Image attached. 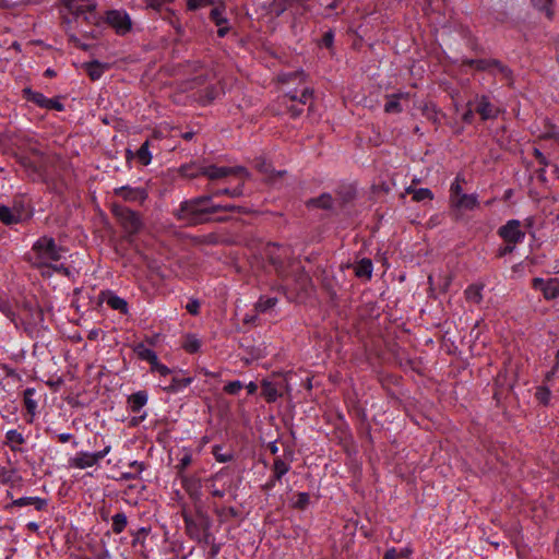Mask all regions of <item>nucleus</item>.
<instances>
[{
  "label": "nucleus",
  "mask_w": 559,
  "mask_h": 559,
  "mask_svg": "<svg viewBox=\"0 0 559 559\" xmlns=\"http://www.w3.org/2000/svg\"><path fill=\"white\" fill-rule=\"evenodd\" d=\"M407 192L413 193V199L417 202L433 199V193L428 188H419V189L408 188Z\"/></svg>",
  "instance_id": "473e14b6"
},
{
  "label": "nucleus",
  "mask_w": 559,
  "mask_h": 559,
  "mask_svg": "<svg viewBox=\"0 0 559 559\" xmlns=\"http://www.w3.org/2000/svg\"><path fill=\"white\" fill-rule=\"evenodd\" d=\"M182 346L189 353H197L201 347V342L194 335H188L185 338Z\"/></svg>",
  "instance_id": "72a5a7b5"
},
{
  "label": "nucleus",
  "mask_w": 559,
  "mask_h": 559,
  "mask_svg": "<svg viewBox=\"0 0 559 559\" xmlns=\"http://www.w3.org/2000/svg\"><path fill=\"white\" fill-rule=\"evenodd\" d=\"M499 236L507 242L516 245L525 238V231L521 228V222L518 219L508 221L498 230Z\"/></svg>",
  "instance_id": "423d86ee"
},
{
  "label": "nucleus",
  "mask_w": 559,
  "mask_h": 559,
  "mask_svg": "<svg viewBox=\"0 0 559 559\" xmlns=\"http://www.w3.org/2000/svg\"><path fill=\"white\" fill-rule=\"evenodd\" d=\"M63 257L62 248L58 247L51 237L43 236L37 239L29 252V261L37 267H52L55 271H66L56 263Z\"/></svg>",
  "instance_id": "f03ea898"
},
{
  "label": "nucleus",
  "mask_w": 559,
  "mask_h": 559,
  "mask_svg": "<svg viewBox=\"0 0 559 559\" xmlns=\"http://www.w3.org/2000/svg\"><path fill=\"white\" fill-rule=\"evenodd\" d=\"M481 290H483V287L479 285L468 286L465 290L466 299L474 304H479L483 299Z\"/></svg>",
  "instance_id": "cd10ccee"
},
{
  "label": "nucleus",
  "mask_w": 559,
  "mask_h": 559,
  "mask_svg": "<svg viewBox=\"0 0 559 559\" xmlns=\"http://www.w3.org/2000/svg\"><path fill=\"white\" fill-rule=\"evenodd\" d=\"M105 66L98 61H92L85 64V70L92 80H98L105 72Z\"/></svg>",
  "instance_id": "393cba45"
},
{
  "label": "nucleus",
  "mask_w": 559,
  "mask_h": 559,
  "mask_svg": "<svg viewBox=\"0 0 559 559\" xmlns=\"http://www.w3.org/2000/svg\"><path fill=\"white\" fill-rule=\"evenodd\" d=\"M472 117H473V111H472V109H468V110L463 115V119H464V121H465V122H471Z\"/></svg>",
  "instance_id": "e2e57ef3"
},
{
  "label": "nucleus",
  "mask_w": 559,
  "mask_h": 559,
  "mask_svg": "<svg viewBox=\"0 0 559 559\" xmlns=\"http://www.w3.org/2000/svg\"><path fill=\"white\" fill-rule=\"evenodd\" d=\"M243 388V384L239 380L230 381L224 386V392L230 395H236Z\"/></svg>",
  "instance_id": "4c0bfd02"
},
{
  "label": "nucleus",
  "mask_w": 559,
  "mask_h": 559,
  "mask_svg": "<svg viewBox=\"0 0 559 559\" xmlns=\"http://www.w3.org/2000/svg\"><path fill=\"white\" fill-rule=\"evenodd\" d=\"M559 369V350L557 352V355H556V364H555V367H554V370H552V374L555 372H557V370Z\"/></svg>",
  "instance_id": "0e129e2a"
},
{
  "label": "nucleus",
  "mask_w": 559,
  "mask_h": 559,
  "mask_svg": "<svg viewBox=\"0 0 559 559\" xmlns=\"http://www.w3.org/2000/svg\"><path fill=\"white\" fill-rule=\"evenodd\" d=\"M136 158L142 165H148L152 162V153L148 148V141H145L136 152Z\"/></svg>",
  "instance_id": "2f4dec72"
},
{
  "label": "nucleus",
  "mask_w": 559,
  "mask_h": 559,
  "mask_svg": "<svg viewBox=\"0 0 559 559\" xmlns=\"http://www.w3.org/2000/svg\"><path fill=\"white\" fill-rule=\"evenodd\" d=\"M98 335V331L97 330H92L90 333H88V338L91 340H95Z\"/></svg>",
  "instance_id": "69168bd1"
},
{
  "label": "nucleus",
  "mask_w": 559,
  "mask_h": 559,
  "mask_svg": "<svg viewBox=\"0 0 559 559\" xmlns=\"http://www.w3.org/2000/svg\"><path fill=\"white\" fill-rule=\"evenodd\" d=\"M373 265L369 259H362L355 265V274L360 278L370 280Z\"/></svg>",
  "instance_id": "412c9836"
},
{
  "label": "nucleus",
  "mask_w": 559,
  "mask_h": 559,
  "mask_svg": "<svg viewBox=\"0 0 559 559\" xmlns=\"http://www.w3.org/2000/svg\"><path fill=\"white\" fill-rule=\"evenodd\" d=\"M476 111L484 120L491 119L498 114V109L490 104L486 96L477 98Z\"/></svg>",
  "instance_id": "dca6fc26"
},
{
  "label": "nucleus",
  "mask_w": 559,
  "mask_h": 559,
  "mask_svg": "<svg viewBox=\"0 0 559 559\" xmlns=\"http://www.w3.org/2000/svg\"><path fill=\"white\" fill-rule=\"evenodd\" d=\"M111 520L112 532L116 534L122 533L128 524L127 515L124 513H116Z\"/></svg>",
  "instance_id": "c85d7f7f"
},
{
  "label": "nucleus",
  "mask_w": 559,
  "mask_h": 559,
  "mask_svg": "<svg viewBox=\"0 0 559 559\" xmlns=\"http://www.w3.org/2000/svg\"><path fill=\"white\" fill-rule=\"evenodd\" d=\"M116 195L122 198L126 201H139L142 202L146 199V192L143 189L120 187L115 189Z\"/></svg>",
  "instance_id": "9b49d317"
},
{
  "label": "nucleus",
  "mask_w": 559,
  "mask_h": 559,
  "mask_svg": "<svg viewBox=\"0 0 559 559\" xmlns=\"http://www.w3.org/2000/svg\"><path fill=\"white\" fill-rule=\"evenodd\" d=\"M290 466L285 461L277 459L274 461V476L276 479H281L288 471Z\"/></svg>",
  "instance_id": "f704fd0d"
},
{
  "label": "nucleus",
  "mask_w": 559,
  "mask_h": 559,
  "mask_svg": "<svg viewBox=\"0 0 559 559\" xmlns=\"http://www.w3.org/2000/svg\"><path fill=\"white\" fill-rule=\"evenodd\" d=\"M24 215L15 207L11 209L5 205L0 206V221L5 225L17 224L23 219Z\"/></svg>",
  "instance_id": "f8f14e48"
},
{
  "label": "nucleus",
  "mask_w": 559,
  "mask_h": 559,
  "mask_svg": "<svg viewBox=\"0 0 559 559\" xmlns=\"http://www.w3.org/2000/svg\"><path fill=\"white\" fill-rule=\"evenodd\" d=\"M227 31H228V28H227V27H222V26H221V27L218 28V35H219V37H224V36L226 35Z\"/></svg>",
  "instance_id": "338daca9"
},
{
  "label": "nucleus",
  "mask_w": 559,
  "mask_h": 559,
  "mask_svg": "<svg viewBox=\"0 0 559 559\" xmlns=\"http://www.w3.org/2000/svg\"><path fill=\"white\" fill-rule=\"evenodd\" d=\"M134 353L140 359L150 362L151 367L158 360L156 353L146 347L143 343L135 345Z\"/></svg>",
  "instance_id": "6ab92c4d"
},
{
  "label": "nucleus",
  "mask_w": 559,
  "mask_h": 559,
  "mask_svg": "<svg viewBox=\"0 0 559 559\" xmlns=\"http://www.w3.org/2000/svg\"><path fill=\"white\" fill-rule=\"evenodd\" d=\"M309 96H310V95H309L308 93H306V92H305V93H302V96H301L300 102H301L302 104H306V102H307V99L309 98Z\"/></svg>",
  "instance_id": "774afa93"
},
{
  "label": "nucleus",
  "mask_w": 559,
  "mask_h": 559,
  "mask_svg": "<svg viewBox=\"0 0 559 559\" xmlns=\"http://www.w3.org/2000/svg\"><path fill=\"white\" fill-rule=\"evenodd\" d=\"M533 285L536 289H540L547 299H554L559 296V277L548 280L534 278Z\"/></svg>",
  "instance_id": "1a4fd4ad"
},
{
  "label": "nucleus",
  "mask_w": 559,
  "mask_h": 559,
  "mask_svg": "<svg viewBox=\"0 0 559 559\" xmlns=\"http://www.w3.org/2000/svg\"><path fill=\"white\" fill-rule=\"evenodd\" d=\"M186 308L191 314H198L200 310V302L197 299H191L187 304Z\"/></svg>",
  "instance_id": "09e8293b"
},
{
  "label": "nucleus",
  "mask_w": 559,
  "mask_h": 559,
  "mask_svg": "<svg viewBox=\"0 0 559 559\" xmlns=\"http://www.w3.org/2000/svg\"><path fill=\"white\" fill-rule=\"evenodd\" d=\"M150 532V528L147 527H140L136 533H134V535L136 536V538H139L140 535H147Z\"/></svg>",
  "instance_id": "680f3d73"
},
{
  "label": "nucleus",
  "mask_w": 559,
  "mask_h": 559,
  "mask_svg": "<svg viewBox=\"0 0 559 559\" xmlns=\"http://www.w3.org/2000/svg\"><path fill=\"white\" fill-rule=\"evenodd\" d=\"M333 41H334V34H333V32H331V31L326 32L324 34L323 38H322V44L325 47L330 48V47H332Z\"/></svg>",
  "instance_id": "864d4df0"
},
{
  "label": "nucleus",
  "mask_w": 559,
  "mask_h": 559,
  "mask_svg": "<svg viewBox=\"0 0 559 559\" xmlns=\"http://www.w3.org/2000/svg\"><path fill=\"white\" fill-rule=\"evenodd\" d=\"M200 173L212 180L227 178V177H235L238 180H242V179H247L249 177L248 170L241 166L227 167V166L207 165V166H203L200 169Z\"/></svg>",
  "instance_id": "39448f33"
},
{
  "label": "nucleus",
  "mask_w": 559,
  "mask_h": 559,
  "mask_svg": "<svg viewBox=\"0 0 559 559\" xmlns=\"http://www.w3.org/2000/svg\"><path fill=\"white\" fill-rule=\"evenodd\" d=\"M236 206L231 204H215L212 197L205 195L183 201L177 210V217L188 225H198L210 219L211 214L218 211H233Z\"/></svg>",
  "instance_id": "f257e3e1"
},
{
  "label": "nucleus",
  "mask_w": 559,
  "mask_h": 559,
  "mask_svg": "<svg viewBox=\"0 0 559 559\" xmlns=\"http://www.w3.org/2000/svg\"><path fill=\"white\" fill-rule=\"evenodd\" d=\"M16 507H25L34 504L37 510H41L46 504V500L39 497H21L13 501Z\"/></svg>",
  "instance_id": "4be33fe9"
},
{
  "label": "nucleus",
  "mask_w": 559,
  "mask_h": 559,
  "mask_svg": "<svg viewBox=\"0 0 559 559\" xmlns=\"http://www.w3.org/2000/svg\"><path fill=\"white\" fill-rule=\"evenodd\" d=\"M151 371L152 372H158L160 376L163 377H166L168 374L171 373V370L164 364L159 362V360H157L152 367H151Z\"/></svg>",
  "instance_id": "a19ab883"
},
{
  "label": "nucleus",
  "mask_w": 559,
  "mask_h": 559,
  "mask_svg": "<svg viewBox=\"0 0 559 559\" xmlns=\"http://www.w3.org/2000/svg\"><path fill=\"white\" fill-rule=\"evenodd\" d=\"M211 17L218 26H221L227 22L226 19L223 16V11L219 8H214L211 11Z\"/></svg>",
  "instance_id": "79ce46f5"
},
{
  "label": "nucleus",
  "mask_w": 559,
  "mask_h": 559,
  "mask_svg": "<svg viewBox=\"0 0 559 559\" xmlns=\"http://www.w3.org/2000/svg\"><path fill=\"white\" fill-rule=\"evenodd\" d=\"M309 501H310L309 493H307V492H299L297 495V499L295 501V507H297L299 509H304L309 503Z\"/></svg>",
  "instance_id": "37998d69"
},
{
  "label": "nucleus",
  "mask_w": 559,
  "mask_h": 559,
  "mask_svg": "<svg viewBox=\"0 0 559 559\" xmlns=\"http://www.w3.org/2000/svg\"><path fill=\"white\" fill-rule=\"evenodd\" d=\"M64 8L75 16L88 24H97L99 17L96 13V3L93 0H62Z\"/></svg>",
  "instance_id": "7ed1b4c3"
},
{
  "label": "nucleus",
  "mask_w": 559,
  "mask_h": 559,
  "mask_svg": "<svg viewBox=\"0 0 559 559\" xmlns=\"http://www.w3.org/2000/svg\"><path fill=\"white\" fill-rule=\"evenodd\" d=\"M130 466L133 467L138 474H140L144 469L143 463H141L139 461H133L130 464Z\"/></svg>",
  "instance_id": "4d7b16f0"
},
{
  "label": "nucleus",
  "mask_w": 559,
  "mask_h": 559,
  "mask_svg": "<svg viewBox=\"0 0 559 559\" xmlns=\"http://www.w3.org/2000/svg\"><path fill=\"white\" fill-rule=\"evenodd\" d=\"M246 179H242V180H239L240 183L233 188V189H229V188H226V189H222V190H217L215 191L211 197H219V195H223V194H227V195H230L233 198H238L240 195L243 194V182H245Z\"/></svg>",
  "instance_id": "c756f323"
},
{
  "label": "nucleus",
  "mask_w": 559,
  "mask_h": 559,
  "mask_svg": "<svg viewBox=\"0 0 559 559\" xmlns=\"http://www.w3.org/2000/svg\"><path fill=\"white\" fill-rule=\"evenodd\" d=\"M35 390L32 388H27L24 391V404L27 412L32 415H35L37 409V402L34 400Z\"/></svg>",
  "instance_id": "bb28decb"
},
{
  "label": "nucleus",
  "mask_w": 559,
  "mask_h": 559,
  "mask_svg": "<svg viewBox=\"0 0 559 559\" xmlns=\"http://www.w3.org/2000/svg\"><path fill=\"white\" fill-rule=\"evenodd\" d=\"M554 0H532L533 4L540 11L546 12L547 16L551 15L550 7Z\"/></svg>",
  "instance_id": "ea45409f"
},
{
  "label": "nucleus",
  "mask_w": 559,
  "mask_h": 559,
  "mask_svg": "<svg viewBox=\"0 0 559 559\" xmlns=\"http://www.w3.org/2000/svg\"><path fill=\"white\" fill-rule=\"evenodd\" d=\"M24 0H3L2 1V4L5 5V7H14L21 2H23Z\"/></svg>",
  "instance_id": "052dcab7"
},
{
  "label": "nucleus",
  "mask_w": 559,
  "mask_h": 559,
  "mask_svg": "<svg viewBox=\"0 0 559 559\" xmlns=\"http://www.w3.org/2000/svg\"><path fill=\"white\" fill-rule=\"evenodd\" d=\"M192 462V456L190 453H186L181 459H180V462H179V465L178 467L182 471L185 469L186 467H188Z\"/></svg>",
  "instance_id": "3c124183"
},
{
  "label": "nucleus",
  "mask_w": 559,
  "mask_h": 559,
  "mask_svg": "<svg viewBox=\"0 0 559 559\" xmlns=\"http://www.w3.org/2000/svg\"><path fill=\"white\" fill-rule=\"evenodd\" d=\"M276 304H277V298L262 296L255 304V309L260 312H266L267 310L274 308L276 306Z\"/></svg>",
  "instance_id": "7c9ffc66"
},
{
  "label": "nucleus",
  "mask_w": 559,
  "mask_h": 559,
  "mask_svg": "<svg viewBox=\"0 0 559 559\" xmlns=\"http://www.w3.org/2000/svg\"><path fill=\"white\" fill-rule=\"evenodd\" d=\"M219 449H221L219 447H214V450H213V453H214L216 460L221 463L229 462L231 460V454L218 453Z\"/></svg>",
  "instance_id": "8fccbe9b"
},
{
  "label": "nucleus",
  "mask_w": 559,
  "mask_h": 559,
  "mask_svg": "<svg viewBox=\"0 0 559 559\" xmlns=\"http://www.w3.org/2000/svg\"><path fill=\"white\" fill-rule=\"evenodd\" d=\"M23 96L28 100V102H32L34 103L35 105H37L38 107L40 108H44L46 109L47 107V103H48V97H46L44 94L39 93V92H35L33 91L31 87H25L23 90Z\"/></svg>",
  "instance_id": "aec40b11"
},
{
  "label": "nucleus",
  "mask_w": 559,
  "mask_h": 559,
  "mask_svg": "<svg viewBox=\"0 0 559 559\" xmlns=\"http://www.w3.org/2000/svg\"><path fill=\"white\" fill-rule=\"evenodd\" d=\"M46 109H53L57 111H62L64 109L63 104L59 100V98H49L47 103Z\"/></svg>",
  "instance_id": "49530a36"
},
{
  "label": "nucleus",
  "mask_w": 559,
  "mask_h": 559,
  "mask_svg": "<svg viewBox=\"0 0 559 559\" xmlns=\"http://www.w3.org/2000/svg\"><path fill=\"white\" fill-rule=\"evenodd\" d=\"M212 0H188L187 5L190 10H197L211 4Z\"/></svg>",
  "instance_id": "a18cd8bd"
},
{
  "label": "nucleus",
  "mask_w": 559,
  "mask_h": 559,
  "mask_svg": "<svg viewBox=\"0 0 559 559\" xmlns=\"http://www.w3.org/2000/svg\"><path fill=\"white\" fill-rule=\"evenodd\" d=\"M407 93H397L386 96V103L384 105L385 112L393 114V112H401L402 106L400 104V100L402 98L407 97Z\"/></svg>",
  "instance_id": "a211bd4d"
},
{
  "label": "nucleus",
  "mask_w": 559,
  "mask_h": 559,
  "mask_svg": "<svg viewBox=\"0 0 559 559\" xmlns=\"http://www.w3.org/2000/svg\"><path fill=\"white\" fill-rule=\"evenodd\" d=\"M106 21L119 35L127 34L132 26L129 14L123 10L108 11L106 14Z\"/></svg>",
  "instance_id": "0eeeda50"
},
{
  "label": "nucleus",
  "mask_w": 559,
  "mask_h": 559,
  "mask_svg": "<svg viewBox=\"0 0 559 559\" xmlns=\"http://www.w3.org/2000/svg\"><path fill=\"white\" fill-rule=\"evenodd\" d=\"M258 167H259L260 171H262L264 174H271V171H272L271 165L266 164L265 162H263L262 164H259Z\"/></svg>",
  "instance_id": "13d9d810"
},
{
  "label": "nucleus",
  "mask_w": 559,
  "mask_h": 559,
  "mask_svg": "<svg viewBox=\"0 0 559 559\" xmlns=\"http://www.w3.org/2000/svg\"><path fill=\"white\" fill-rule=\"evenodd\" d=\"M450 203L451 206L456 211H473L479 204L478 197L475 193L460 194L459 198L455 197V199H452Z\"/></svg>",
  "instance_id": "9d476101"
},
{
  "label": "nucleus",
  "mask_w": 559,
  "mask_h": 559,
  "mask_svg": "<svg viewBox=\"0 0 559 559\" xmlns=\"http://www.w3.org/2000/svg\"><path fill=\"white\" fill-rule=\"evenodd\" d=\"M7 442L11 450L16 451L17 447L24 443V437L15 429H11L5 433Z\"/></svg>",
  "instance_id": "b1692460"
},
{
  "label": "nucleus",
  "mask_w": 559,
  "mask_h": 559,
  "mask_svg": "<svg viewBox=\"0 0 559 559\" xmlns=\"http://www.w3.org/2000/svg\"><path fill=\"white\" fill-rule=\"evenodd\" d=\"M147 401V392L141 390L128 397V406L132 413H139L146 405Z\"/></svg>",
  "instance_id": "2eb2a0df"
},
{
  "label": "nucleus",
  "mask_w": 559,
  "mask_h": 559,
  "mask_svg": "<svg viewBox=\"0 0 559 559\" xmlns=\"http://www.w3.org/2000/svg\"><path fill=\"white\" fill-rule=\"evenodd\" d=\"M515 245L507 243L503 248L500 249L499 254L506 255L508 253H511L514 250Z\"/></svg>",
  "instance_id": "5fc2aeb1"
},
{
  "label": "nucleus",
  "mask_w": 559,
  "mask_h": 559,
  "mask_svg": "<svg viewBox=\"0 0 559 559\" xmlns=\"http://www.w3.org/2000/svg\"><path fill=\"white\" fill-rule=\"evenodd\" d=\"M342 0H320V4L322 7H324L325 9H329V10H334L335 8H337L338 3L341 2Z\"/></svg>",
  "instance_id": "603ef678"
},
{
  "label": "nucleus",
  "mask_w": 559,
  "mask_h": 559,
  "mask_svg": "<svg viewBox=\"0 0 559 559\" xmlns=\"http://www.w3.org/2000/svg\"><path fill=\"white\" fill-rule=\"evenodd\" d=\"M72 438L73 436L69 432H62L58 435V439L61 443L69 442Z\"/></svg>",
  "instance_id": "6e6d98bb"
},
{
  "label": "nucleus",
  "mask_w": 559,
  "mask_h": 559,
  "mask_svg": "<svg viewBox=\"0 0 559 559\" xmlns=\"http://www.w3.org/2000/svg\"><path fill=\"white\" fill-rule=\"evenodd\" d=\"M111 451V444L105 443L104 448L97 452L79 451L70 457L68 463L71 468L85 469L98 464Z\"/></svg>",
  "instance_id": "20e7f679"
},
{
  "label": "nucleus",
  "mask_w": 559,
  "mask_h": 559,
  "mask_svg": "<svg viewBox=\"0 0 559 559\" xmlns=\"http://www.w3.org/2000/svg\"><path fill=\"white\" fill-rule=\"evenodd\" d=\"M193 382V378L191 377H173L170 383L164 386V391L177 393L189 386Z\"/></svg>",
  "instance_id": "f3484780"
},
{
  "label": "nucleus",
  "mask_w": 559,
  "mask_h": 559,
  "mask_svg": "<svg viewBox=\"0 0 559 559\" xmlns=\"http://www.w3.org/2000/svg\"><path fill=\"white\" fill-rule=\"evenodd\" d=\"M115 213L128 233L133 234L141 228L142 222L135 212L126 207H116Z\"/></svg>",
  "instance_id": "6e6552de"
},
{
  "label": "nucleus",
  "mask_w": 559,
  "mask_h": 559,
  "mask_svg": "<svg viewBox=\"0 0 559 559\" xmlns=\"http://www.w3.org/2000/svg\"><path fill=\"white\" fill-rule=\"evenodd\" d=\"M246 389L249 394H254L258 390V384L255 382L251 381L246 385Z\"/></svg>",
  "instance_id": "bf43d9fd"
},
{
  "label": "nucleus",
  "mask_w": 559,
  "mask_h": 559,
  "mask_svg": "<svg viewBox=\"0 0 559 559\" xmlns=\"http://www.w3.org/2000/svg\"><path fill=\"white\" fill-rule=\"evenodd\" d=\"M460 194L464 193L461 186V179L460 177H456L450 187V202L452 201V199H455V197L459 198Z\"/></svg>",
  "instance_id": "58836bf2"
},
{
  "label": "nucleus",
  "mask_w": 559,
  "mask_h": 559,
  "mask_svg": "<svg viewBox=\"0 0 559 559\" xmlns=\"http://www.w3.org/2000/svg\"><path fill=\"white\" fill-rule=\"evenodd\" d=\"M535 395L540 403L547 405L550 401L551 392L546 386H539L537 388Z\"/></svg>",
  "instance_id": "e433bc0d"
},
{
  "label": "nucleus",
  "mask_w": 559,
  "mask_h": 559,
  "mask_svg": "<svg viewBox=\"0 0 559 559\" xmlns=\"http://www.w3.org/2000/svg\"><path fill=\"white\" fill-rule=\"evenodd\" d=\"M103 300L109 306L111 309L120 311L121 313H128L129 307L126 299L119 297L112 292H107L104 294Z\"/></svg>",
  "instance_id": "ddd939ff"
},
{
  "label": "nucleus",
  "mask_w": 559,
  "mask_h": 559,
  "mask_svg": "<svg viewBox=\"0 0 559 559\" xmlns=\"http://www.w3.org/2000/svg\"><path fill=\"white\" fill-rule=\"evenodd\" d=\"M288 9L295 10L293 2L289 0H274L271 4V12L276 16H280Z\"/></svg>",
  "instance_id": "a878e982"
},
{
  "label": "nucleus",
  "mask_w": 559,
  "mask_h": 559,
  "mask_svg": "<svg viewBox=\"0 0 559 559\" xmlns=\"http://www.w3.org/2000/svg\"><path fill=\"white\" fill-rule=\"evenodd\" d=\"M262 394L270 403L275 402L281 395L275 384L267 380L262 381Z\"/></svg>",
  "instance_id": "5701e85b"
},
{
  "label": "nucleus",
  "mask_w": 559,
  "mask_h": 559,
  "mask_svg": "<svg viewBox=\"0 0 559 559\" xmlns=\"http://www.w3.org/2000/svg\"><path fill=\"white\" fill-rule=\"evenodd\" d=\"M406 556V552L404 549H402L400 552L396 551L395 548H390L383 559H404V557Z\"/></svg>",
  "instance_id": "c03bdc74"
},
{
  "label": "nucleus",
  "mask_w": 559,
  "mask_h": 559,
  "mask_svg": "<svg viewBox=\"0 0 559 559\" xmlns=\"http://www.w3.org/2000/svg\"><path fill=\"white\" fill-rule=\"evenodd\" d=\"M477 69L479 70H487L489 69L491 73L497 74L500 73L504 78H508L510 74V70L503 67L500 62L492 60V61H486V60H478L473 62Z\"/></svg>",
  "instance_id": "4468645a"
},
{
  "label": "nucleus",
  "mask_w": 559,
  "mask_h": 559,
  "mask_svg": "<svg viewBox=\"0 0 559 559\" xmlns=\"http://www.w3.org/2000/svg\"><path fill=\"white\" fill-rule=\"evenodd\" d=\"M332 197L330 194H322L318 199L310 201L312 205L326 210L332 207Z\"/></svg>",
  "instance_id": "c9c22d12"
},
{
  "label": "nucleus",
  "mask_w": 559,
  "mask_h": 559,
  "mask_svg": "<svg viewBox=\"0 0 559 559\" xmlns=\"http://www.w3.org/2000/svg\"><path fill=\"white\" fill-rule=\"evenodd\" d=\"M11 479L12 473L7 467L0 466V483L7 484L11 481Z\"/></svg>",
  "instance_id": "de8ad7c7"
}]
</instances>
